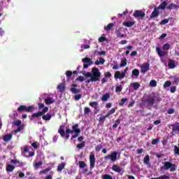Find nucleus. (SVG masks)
<instances>
[{
    "label": "nucleus",
    "instance_id": "nucleus-1",
    "mask_svg": "<svg viewBox=\"0 0 179 179\" xmlns=\"http://www.w3.org/2000/svg\"><path fill=\"white\" fill-rule=\"evenodd\" d=\"M72 129H69V127H66V131L64 129V126H60L59 127L58 133L62 138H65L66 140L69 139L70 134H75L71 136V139H75L80 135V129H79V124H75L71 127Z\"/></svg>",
    "mask_w": 179,
    "mask_h": 179
},
{
    "label": "nucleus",
    "instance_id": "nucleus-2",
    "mask_svg": "<svg viewBox=\"0 0 179 179\" xmlns=\"http://www.w3.org/2000/svg\"><path fill=\"white\" fill-rule=\"evenodd\" d=\"M101 76V73L97 69V67H94L92 69V82H100V77Z\"/></svg>",
    "mask_w": 179,
    "mask_h": 179
},
{
    "label": "nucleus",
    "instance_id": "nucleus-3",
    "mask_svg": "<svg viewBox=\"0 0 179 179\" xmlns=\"http://www.w3.org/2000/svg\"><path fill=\"white\" fill-rule=\"evenodd\" d=\"M162 101V98L160 97V96H148V99L145 100V103L147 104H148V106H153V103L155 101H157L158 103H160V101Z\"/></svg>",
    "mask_w": 179,
    "mask_h": 179
},
{
    "label": "nucleus",
    "instance_id": "nucleus-4",
    "mask_svg": "<svg viewBox=\"0 0 179 179\" xmlns=\"http://www.w3.org/2000/svg\"><path fill=\"white\" fill-rule=\"evenodd\" d=\"M161 169L162 170H169L170 169V171H176V170H177V166L170 162H165L164 163V166H162Z\"/></svg>",
    "mask_w": 179,
    "mask_h": 179
},
{
    "label": "nucleus",
    "instance_id": "nucleus-5",
    "mask_svg": "<svg viewBox=\"0 0 179 179\" xmlns=\"http://www.w3.org/2000/svg\"><path fill=\"white\" fill-rule=\"evenodd\" d=\"M17 111L19 113L22 111H25L26 113H33L34 111V106H26L24 105H21L20 107H18Z\"/></svg>",
    "mask_w": 179,
    "mask_h": 179
},
{
    "label": "nucleus",
    "instance_id": "nucleus-6",
    "mask_svg": "<svg viewBox=\"0 0 179 179\" xmlns=\"http://www.w3.org/2000/svg\"><path fill=\"white\" fill-rule=\"evenodd\" d=\"M118 155V152L113 151L110 152V154L104 157L105 160H110L112 162H117V156Z\"/></svg>",
    "mask_w": 179,
    "mask_h": 179
},
{
    "label": "nucleus",
    "instance_id": "nucleus-7",
    "mask_svg": "<svg viewBox=\"0 0 179 179\" xmlns=\"http://www.w3.org/2000/svg\"><path fill=\"white\" fill-rule=\"evenodd\" d=\"M96 165V157L93 152H91L90 155V170H93V168Z\"/></svg>",
    "mask_w": 179,
    "mask_h": 179
},
{
    "label": "nucleus",
    "instance_id": "nucleus-8",
    "mask_svg": "<svg viewBox=\"0 0 179 179\" xmlns=\"http://www.w3.org/2000/svg\"><path fill=\"white\" fill-rule=\"evenodd\" d=\"M133 16H134L136 19H143V17L145 16V12H143L142 10H136L133 14Z\"/></svg>",
    "mask_w": 179,
    "mask_h": 179
},
{
    "label": "nucleus",
    "instance_id": "nucleus-9",
    "mask_svg": "<svg viewBox=\"0 0 179 179\" xmlns=\"http://www.w3.org/2000/svg\"><path fill=\"white\" fill-rule=\"evenodd\" d=\"M141 68V72L143 73V75H145L148 71H149V69L150 68V64L149 63H143L142 65L140 66Z\"/></svg>",
    "mask_w": 179,
    "mask_h": 179
},
{
    "label": "nucleus",
    "instance_id": "nucleus-10",
    "mask_svg": "<svg viewBox=\"0 0 179 179\" xmlns=\"http://www.w3.org/2000/svg\"><path fill=\"white\" fill-rule=\"evenodd\" d=\"M156 52L159 57H166L169 54L167 52L162 50L160 47L156 48Z\"/></svg>",
    "mask_w": 179,
    "mask_h": 179
},
{
    "label": "nucleus",
    "instance_id": "nucleus-11",
    "mask_svg": "<svg viewBox=\"0 0 179 179\" xmlns=\"http://www.w3.org/2000/svg\"><path fill=\"white\" fill-rule=\"evenodd\" d=\"M159 10V9L157 7H155L154 10L150 16V19H154V17H159V15H160V12Z\"/></svg>",
    "mask_w": 179,
    "mask_h": 179
},
{
    "label": "nucleus",
    "instance_id": "nucleus-12",
    "mask_svg": "<svg viewBox=\"0 0 179 179\" xmlns=\"http://www.w3.org/2000/svg\"><path fill=\"white\" fill-rule=\"evenodd\" d=\"M114 78L115 79H120V80H122V79L125 78V76L122 73L117 71L115 72Z\"/></svg>",
    "mask_w": 179,
    "mask_h": 179
},
{
    "label": "nucleus",
    "instance_id": "nucleus-13",
    "mask_svg": "<svg viewBox=\"0 0 179 179\" xmlns=\"http://www.w3.org/2000/svg\"><path fill=\"white\" fill-rule=\"evenodd\" d=\"M172 127V134H173V135H176V134H179V122L176 123L175 124H171Z\"/></svg>",
    "mask_w": 179,
    "mask_h": 179
},
{
    "label": "nucleus",
    "instance_id": "nucleus-14",
    "mask_svg": "<svg viewBox=\"0 0 179 179\" xmlns=\"http://www.w3.org/2000/svg\"><path fill=\"white\" fill-rule=\"evenodd\" d=\"M41 116H43L42 113H41V111H38V113H34L31 116H29V119L31 120H33L35 118H38V117Z\"/></svg>",
    "mask_w": 179,
    "mask_h": 179
},
{
    "label": "nucleus",
    "instance_id": "nucleus-15",
    "mask_svg": "<svg viewBox=\"0 0 179 179\" xmlns=\"http://www.w3.org/2000/svg\"><path fill=\"white\" fill-rule=\"evenodd\" d=\"M12 136H13V134H7L3 136V140L4 142H9L12 139Z\"/></svg>",
    "mask_w": 179,
    "mask_h": 179
},
{
    "label": "nucleus",
    "instance_id": "nucleus-16",
    "mask_svg": "<svg viewBox=\"0 0 179 179\" xmlns=\"http://www.w3.org/2000/svg\"><path fill=\"white\" fill-rule=\"evenodd\" d=\"M123 26L126 27H132L135 24V21H125L122 23Z\"/></svg>",
    "mask_w": 179,
    "mask_h": 179
},
{
    "label": "nucleus",
    "instance_id": "nucleus-17",
    "mask_svg": "<svg viewBox=\"0 0 179 179\" xmlns=\"http://www.w3.org/2000/svg\"><path fill=\"white\" fill-rule=\"evenodd\" d=\"M10 163H13L14 164H18L17 167H23V166H24L23 162L17 159H11Z\"/></svg>",
    "mask_w": 179,
    "mask_h": 179
},
{
    "label": "nucleus",
    "instance_id": "nucleus-18",
    "mask_svg": "<svg viewBox=\"0 0 179 179\" xmlns=\"http://www.w3.org/2000/svg\"><path fill=\"white\" fill-rule=\"evenodd\" d=\"M116 35L119 38H125L127 37V35L121 33V29L116 30Z\"/></svg>",
    "mask_w": 179,
    "mask_h": 179
},
{
    "label": "nucleus",
    "instance_id": "nucleus-19",
    "mask_svg": "<svg viewBox=\"0 0 179 179\" xmlns=\"http://www.w3.org/2000/svg\"><path fill=\"white\" fill-rule=\"evenodd\" d=\"M51 118H52V115H51L50 113H47L46 115H42V119L44 121H50Z\"/></svg>",
    "mask_w": 179,
    "mask_h": 179
},
{
    "label": "nucleus",
    "instance_id": "nucleus-20",
    "mask_svg": "<svg viewBox=\"0 0 179 179\" xmlns=\"http://www.w3.org/2000/svg\"><path fill=\"white\" fill-rule=\"evenodd\" d=\"M6 170L7 173H12V171H13V170H15V166H13L12 164H7Z\"/></svg>",
    "mask_w": 179,
    "mask_h": 179
},
{
    "label": "nucleus",
    "instance_id": "nucleus-21",
    "mask_svg": "<svg viewBox=\"0 0 179 179\" xmlns=\"http://www.w3.org/2000/svg\"><path fill=\"white\" fill-rule=\"evenodd\" d=\"M169 69H174L176 68V62L174 60L170 59L168 63Z\"/></svg>",
    "mask_w": 179,
    "mask_h": 179
},
{
    "label": "nucleus",
    "instance_id": "nucleus-22",
    "mask_svg": "<svg viewBox=\"0 0 179 179\" xmlns=\"http://www.w3.org/2000/svg\"><path fill=\"white\" fill-rule=\"evenodd\" d=\"M82 62H83V64H93V61L92 60V59L89 58V57H85L82 59Z\"/></svg>",
    "mask_w": 179,
    "mask_h": 179
},
{
    "label": "nucleus",
    "instance_id": "nucleus-23",
    "mask_svg": "<svg viewBox=\"0 0 179 179\" xmlns=\"http://www.w3.org/2000/svg\"><path fill=\"white\" fill-rule=\"evenodd\" d=\"M65 166H66V164H65V162L59 164L58 166H57V171L61 173V171H62L63 169H65Z\"/></svg>",
    "mask_w": 179,
    "mask_h": 179
},
{
    "label": "nucleus",
    "instance_id": "nucleus-24",
    "mask_svg": "<svg viewBox=\"0 0 179 179\" xmlns=\"http://www.w3.org/2000/svg\"><path fill=\"white\" fill-rule=\"evenodd\" d=\"M106 60L103 57H99V61H95V65H103Z\"/></svg>",
    "mask_w": 179,
    "mask_h": 179
},
{
    "label": "nucleus",
    "instance_id": "nucleus-25",
    "mask_svg": "<svg viewBox=\"0 0 179 179\" xmlns=\"http://www.w3.org/2000/svg\"><path fill=\"white\" fill-rule=\"evenodd\" d=\"M54 99L52 98H47L45 99V103L47 106H50V104H52L55 103Z\"/></svg>",
    "mask_w": 179,
    "mask_h": 179
},
{
    "label": "nucleus",
    "instance_id": "nucleus-26",
    "mask_svg": "<svg viewBox=\"0 0 179 179\" xmlns=\"http://www.w3.org/2000/svg\"><path fill=\"white\" fill-rule=\"evenodd\" d=\"M179 6L178 5L174 4L173 3H171L170 5L166 6V9H178Z\"/></svg>",
    "mask_w": 179,
    "mask_h": 179
},
{
    "label": "nucleus",
    "instance_id": "nucleus-27",
    "mask_svg": "<svg viewBox=\"0 0 179 179\" xmlns=\"http://www.w3.org/2000/svg\"><path fill=\"white\" fill-rule=\"evenodd\" d=\"M157 8L159 10L162 9V10H164L166 8H167V2L163 1Z\"/></svg>",
    "mask_w": 179,
    "mask_h": 179
},
{
    "label": "nucleus",
    "instance_id": "nucleus-28",
    "mask_svg": "<svg viewBox=\"0 0 179 179\" xmlns=\"http://www.w3.org/2000/svg\"><path fill=\"white\" fill-rule=\"evenodd\" d=\"M108 99H110V93H106L102 95L101 100V101H107Z\"/></svg>",
    "mask_w": 179,
    "mask_h": 179
},
{
    "label": "nucleus",
    "instance_id": "nucleus-29",
    "mask_svg": "<svg viewBox=\"0 0 179 179\" xmlns=\"http://www.w3.org/2000/svg\"><path fill=\"white\" fill-rule=\"evenodd\" d=\"M112 170L113 171H115L116 173H121V168H120L118 165H115V164L113 165Z\"/></svg>",
    "mask_w": 179,
    "mask_h": 179
},
{
    "label": "nucleus",
    "instance_id": "nucleus-30",
    "mask_svg": "<svg viewBox=\"0 0 179 179\" xmlns=\"http://www.w3.org/2000/svg\"><path fill=\"white\" fill-rule=\"evenodd\" d=\"M57 89L58 90H59V92H61L62 93V92H65V83H62L59 84L57 86Z\"/></svg>",
    "mask_w": 179,
    "mask_h": 179
},
{
    "label": "nucleus",
    "instance_id": "nucleus-31",
    "mask_svg": "<svg viewBox=\"0 0 179 179\" xmlns=\"http://www.w3.org/2000/svg\"><path fill=\"white\" fill-rule=\"evenodd\" d=\"M131 86H133L134 90H138V89L141 87V84H139V83H131Z\"/></svg>",
    "mask_w": 179,
    "mask_h": 179
},
{
    "label": "nucleus",
    "instance_id": "nucleus-32",
    "mask_svg": "<svg viewBox=\"0 0 179 179\" xmlns=\"http://www.w3.org/2000/svg\"><path fill=\"white\" fill-rule=\"evenodd\" d=\"M131 75H132V76H136V78H138V76H139V70L138 69H134L131 71Z\"/></svg>",
    "mask_w": 179,
    "mask_h": 179
},
{
    "label": "nucleus",
    "instance_id": "nucleus-33",
    "mask_svg": "<svg viewBox=\"0 0 179 179\" xmlns=\"http://www.w3.org/2000/svg\"><path fill=\"white\" fill-rule=\"evenodd\" d=\"M92 113V110L89 107L84 108V115H89Z\"/></svg>",
    "mask_w": 179,
    "mask_h": 179
},
{
    "label": "nucleus",
    "instance_id": "nucleus-34",
    "mask_svg": "<svg viewBox=\"0 0 179 179\" xmlns=\"http://www.w3.org/2000/svg\"><path fill=\"white\" fill-rule=\"evenodd\" d=\"M114 26V23H110L106 27H104L105 30L106 31H109V30H111Z\"/></svg>",
    "mask_w": 179,
    "mask_h": 179
},
{
    "label": "nucleus",
    "instance_id": "nucleus-35",
    "mask_svg": "<svg viewBox=\"0 0 179 179\" xmlns=\"http://www.w3.org/2000/svg\"><path fill=\"white\" fill-rule=\"evenodd\" d=\"M24 128L23 125L19 126L17 129L14 130L13 134L14 135H16V134H18V132H20Z\"/></svg>",
    "mask_w": 179,
    "mask_h": 179
},
{
    "label": "nucleus",
    "instance_id": "nucleus-36",
    "mask_svg": "<svg viewBox=\"0 0 179 179\" xmlns=\"http://www.w3.org/2000/svg\"><path fill=\"white\" fill-rule=\"evenodd\" d=\"M78 164H79L80 169H85V167H86V166H87L86 164V163H85V162H83V161L78 162Z\"/></svg>",
    "mask_w": 179,
    "mask_h": 179
},
{
    "label": "nucleus",
    "instance_id": "nucleus-37",
    "mask_svg": "<svg viewBox=\"0 0 179 179\" xmlns=\"http://www.w3.org/2000/svg\"><path fill=\"white\" fill-rule=\"evenodd\" d=\"M170 44L169 43H165L163 46H162V50H164V51H169V50H170Z\"/></svg>",
    "mask_w": 179,
    "mask_h": 179
},
{
    "label": "nucleus",
    "instance_id": "nucleus-38",
    "mask_svg": "<svg viewBox=\"0 0 179 179\" xmlns=\"http://www.w3.org/2000/svg\"><path fill=\"white\" fill-rule=\"evenodd\" d=\"M80 73H83L84 76H86V78H91L92 79V73L87 72L86 71H80Z\"/></svg>",
    "mask_w": 179,
    "mask_h": 179
},
{
    "label": "nucleus",
    "instance_id": "nucleus-39",
    "mask_svg": "<svg viewBox=\"0 0 179 179\" xmlns=\"http://www.w3.org/2000/svg\"><path fill=\"white\" fill-rule=\"evenodd\" d=\"M150 86H151V87H156L157 86V82L155 80H152L150 82Z\"/></svg>",
    "mask_w": 179,
    "mask_h": 179
},
{
    "label": "nucleus",
    "instance_id": "nucleus-40",
    "mask_svg": "<svg viewBox=\"0 0 179 179\" xmlns=\"http://www.w3.org/2000/svg\"><path fill=\"white\" fill-rule=\"evenodd\" d=\"M125 65H127V58L122 59L120 66V68H123Z\"/></svg>",
    "mask_w": 179,
    "mask_h": 179
},
{
    "label": "nucleus",
    "instance_id": "nucleus-41",
    "mask_svg": "<svg viewBox=\"0 0 179 179\" xmlns=\"http://www.w3.org/2000/svg\"><path fill=\"white\" fill-rule=\"evenodd\" d=\"M89 106L94 108L95 107L99 106V103L97 101L90 102Z\"/></svg>",
    "mask_w": 179,
    "mask_h": 179
},
{
    "label": "nucleus",
    "instance_id": "nucleus-42",
    "mask_svg": "<svg viewBox=\"0 0 179 179\" xmlns=\"http://www.w3.org/2000/svg\"><path fill=\"white\" fill-rule=\"evenodd\" d=\"M40 166H43L42 162H36L34 164V166L36 170H38V169L40 167Z\"/></svg>",
    "mask_w": 179,
    "mask_h": 179
},
{
    "label": "nucleus",
    "instance_id": "nucleus-43",
    "mask_svg": "<svg viewBox=\"0 0 179 179\" xmlns=\"http://www.w3.org/2000/svg\"><path fill=\"white\" fill-rule=\"evenodd\" d=\"M127 101H128V99H127V98L122 99L120 101V103H119V106L122 107V106H124V104H125V103H127Z\"/></svg>",
    "mask_w": 179,
    "mask_h": 179
},
{
    "label": "nucleus",
    "instance_id": "nucleus-44",
    "mask_svg": "<svg viewBox=\"0 0 179 179\" xmlns=\"http://www.w3.org/2000/svg\"><path fill=\"white\" fill-rule=\"evenodd\" d=\"M71 92L74 93V94H78V93H80V90H78L76 88H71Z\"/></svg>",
    "mask_w": 179,
    "mask_h": 179
},
{
    "label": "nucleus",
    "instance_id": "nucleus-45",
    "mask_svg": "<svg viewBox=\"0 0 179 179\" xmlns=\"http://www.w3.org/2000/svg\"><path fill=\"white\" fill-rule=\"evenodd\" d=\"M115 92L117 93H121L122 92V85H118L115 87Z\"/></svg>",
    "mask_w": 179,
    "mask_h": 179
},
{
    "label": "nucleus",
    "instance_id": "nucleus-46",
    "mask_svg": "<svg viewBox=\"0 0 179 179\" xmlns=\"http://www.w3.org/2000/svg\"><path fill=\"white\" fill-rule=\"evenodd\" d=\"M83 148H85V141H83L82 143H78L77 145V149L80 150V149H83Z\"/></svg>",
    "mask_w": 179,
    "mask_h": 179
},
{
    "label": "nucleus",
    "instance_id": "nucleus-47",
    "mask_svg": "<svg viewBox=\"0 0 179 179\" xmlns=\"http://www.w3.org/2000/svg\"><path fill=\"white\" fill-rule=\"evenodd\" d=\"M102 149H103V145H101V144L97 145L95 147L96 152H100V150H101Z\"/></svg>",
    "mask_w": 179,
    "mask_h": 179
},
{
    "label": "nucleus",
    "instance_id": "nucleus-48",
    "mask_svg": "<svg viewBox=\"0 0 179 179\" xmlns=\"http://www.w3.org/2000/svg\"><path fill=\"white\" fill-rule=\"evenodd\" d=\"M169 86H171V81L167 80V81L165 82V83L164 84V89H166V87H169Z\"/></svg>",
    "mask_w": 179,
    "mask_h": 179
},
{
    "label": "nucleus",
    "instance_id": "nucleus-49",
    "mask_svg": "<svg viewBox=\"0 0 179 179\" xmlns=\"http://www.w3.org/2000/svg\"><path fill=\"white\" fill-rule=\"evenodd\" d=\"M120 120L117 119L115 121V124L113 125V129H115V128H117L118 125H120Z\"/></svg>",
    "mask_w": 179,
    "mask_h": 179
},
{
    "label": "nucleus",
    "instance_id": "nucleus-50",
    "mask_svg": "<svg viewBox=\"0 0 179 179\" xmlns=\"http://www.w3.org/2000/svg\"><path fill=\"white\" fill-rule=\"evenodd\" d=\"M150 160V158L149 157V155H146L144 157V163H145V164H149Z\"/></svg>",
    "mask_w": 179,
    "mask_h": 179
},
{
    "label": "nucleus",
    "instance_id": "nucleus-51",
    "mask_svg": "<svg viewBox=\"0 0 179 179\" xmlns=\"http://www.w3.org/2000/svg\"><path fill=\"white\" fill-rule=\"evenodd\" d=\"M13 125H16L17 127L22 125V120H15L13 122Z\"/></svg>",
    "mask_w": 179,
    "mask_h": 179
},
{
    "label": "nucleus",
    "instance_id": "nucleus-52",
    "mask_svg": "<svg viewBox=\"0 0 179 179\" xmlns=\"http://www.w3.org/2000/svg\"><path fill=\"white\" fill-rule=\"evenodd\" d=\"M94 54L95 55H100L101 57V55H106V51H101V52H97V50H96L94 52Z\"/></svg>",
    "mask_w": 179,
    "mask_h": 179
},
{
    "label": "nucleus",
    "instance_id": "nucleus-53",
    "mask_svg": "<svg viewBox=\"0 0 179 179\" xmlns=\"http://www.w3.org/2000/svg\"><path fill=\"white\" fill-rule=\"evenodd\" d=\"M104 41H107V38H106L104 36H101L99 38V43H104Z\"/></svg>",
    "mask_w": 179,
    "mask_h": 179
},
{
    "label": "nucleus",
    "instance_id": "nucleus-54",
    "mask_svg": "<svg viewBox=\"0 0 179 179\" xmlns=\"http://www.w3.org/2000/svg\"><path fill=\"white\" fill-rule=\"evenodd\" d=\"M104 121H106V117L104 115L99 117V124H104Z\"/></svg>",
    "mask_w": 179,
    "mask_h": 179
},
{
    "label": "nucleus",
    "instance_id": "nucleus-55",
    "mask_svg": "<svg viewBox=\"0 0 179 179\" xmlns=\"http://www.w3.org/2000/svg\"><path fill=\"white\" fill-rule=\"evenodd\" d=\"M160 139L159 138H155L152 141L151 143L152 145H157V143H159Z\"/></svg>",
    "mask_w": 179,
    "mask_h": 179
},
{
    "label": "nucleus",
    "instance_id": "nucleus-56",
    "mask_svg": "<svg viewBox=\"0 0 179 179\" xmlns=\"http://www.w3.org/2000/svg\"><path fill=\"white\" fill-rule=\"evenodd\" d=\"M87 48H90V45H81L82 51H83V50H87Z\"/></svg>",
    "mask_w": 179,
    "mask_h": 179
},
{
    "label": "nucleus",
    "instance_id": "nucleus-57",
    "mask_svg": "<svg viewBox=\"0 0 179 179\" xmlns=\"http://www.w3.org/2000/svg\"><path fill=\"white\" fill-rule=\"evenodd\" d=\"M72 72L69 70L66 71V75L67 78H71L72 77Z\"/></svg>",
    "mask_w": 179,
    "mask_h": 179
},
{
    "label": "nucleus",
    "instance_id": "nucleus-58",
    "mask_svg": "<svg viewBox=\"0 0 179 179\" xmlns=\"http://www.w3.org/2000/svg\"><path fill=\"white\" fill-rule=\"evenodd\" d=\"M102 178L103 179H113V176L108 175V174H106V175H103Z\"/></svg>",
    "mask_w": 179,
    "mask_h": 179
},
{
    "label": "nucleus",
    "instance_id": "nucleus-59",
    "mask_svg": "<svg viewBox=\"0 0 179 179\" xmlns=\"http://www.w3.org/2000/svg\"><path fill=\"white\" fill-rule=\"evenodd\" d=\"M48 111V107L45 106L42 111H41V113H42V115H44V114H45V113H47Z\"/></svg>",
    "mask_w": 179,
    "mask_h": 179
},
{
    "label": "nucleus",
    "instance_id": "nucleus-60",
    "mask_svg": "<svg viewBox=\"0 0 179 179\" xmlns=\"http://www.w3.org/2000/svg\"><path fill=\"white\" fill-rule=\"evenodd\" d=\"M75 100L78 101V100H80V99H82V94H78L77 95H75L74 96Z\"/></svg>",
    "mask_w": 179,
    "mask_h": 179
},
{
    "label": "nucleus",
    "instance_id": "nucleus-61",
    "mask_svg": "<svg viewBox=\"0 0 179 179\" xmlns=\"http://www.w3.org/2000/svg\"><path fill=\"white\" fill-rule=\"evenodd\" d=\"M159 179H170V176L167 175H163L158 178Z\"/></svg>",
    "mask_w": 179,
    "mask_h": 179
},
{
    "label": "nucleus",
    "instance_id": "nucleus-62",
    "mask_svg": "<svg viewBox=\"0 0 179 179\" xmlns=\"http://www.w3.org/2000/svg\"><path fill=\"white\" fill-rule=\"evenodd\" d=\"M169 23V20L168 19H164V20H162L160 22V24H166Z\"/></svg>",
    "mask_w": 179,
    "mask_h": 179
},
{
    "label": "nucleus",
    "instance_id": "nucleus-63",
    "mask_svg": "<svg viewBox=\"0 0 179 179\" xmlns=\"http://www.w3.org/2000/svg\"><path fill=\"white\" fill-rule=\"evenodd\" d=\"M77 80H78L79 82H83L85 80V77L80 76H78V78H77Z\"/></svg>",
    "mask_w": 179,
    "mask_h": 179
},
{
    "label": "nucleus",
    "instance_id": "nucleus-64",
    "mask_svg": "<svg viewBox=\"0 0 179 179\" xmlns=\"http://www.w3.org/2000/svg\"><path fill=\"white\" fill-rule=\"evenodd\" d=\"M175 110L173 108H169L167 110L168 114H174Z\"/></svg>",
    "mask_w": 179,
    "mask_h": 179
}]
</instances>
